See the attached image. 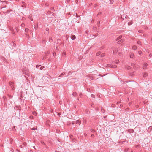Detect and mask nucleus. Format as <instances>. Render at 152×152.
<instances>
[{
  "instance_id": "1",
  "label": "nucleus",
  "mask_w": 152,
  "mask_h": 152,
  "mask_svg": "<svg viewBox=\"0 0 152 152\" xmlns=\"http://www.w3.org/2000/svg\"><path fill=\"white\" fill-rule=\"evenodd\" d=\"M75 123L76 124H77L79 125H80L81 124V121L80 120H77L75 122Z\"/></svg>"
},
{
  "instance_id": "6",
  "label": "nucleus",
  "mask_w": 152,
  "mask_h": 152,
  "mask_svg": "<svg viewBox=\"0 0 152 152\" xmlns=\"http://www.w3.org/2000/svg\"><path fill=\"white\" fill-rule=\"evenodd\" d=\"M130 56V58H133L134 57V54L133 53H131Z\"/></svg>"
},
{
  "instance_id": "45",
  "label": "nucleus",
  "mask_w": 152,
  "mask_h": 152,
  "mask_svg": "<svg viewBox=\"0 0 152 152\" xmlns=\"http://www.w3.org/2000/svg\"><path fill=\"white\" fill-rule=\"evenodd\" d=\"M45 58H45V57H43V58L42 59H43V60H44V59H45Z\"/></svg>"
},
{
  "instance_id": "2",
  "label": "nucleus",
  "mask_w": 152,
  "mask_h": 152,
  "mask_svg": "<svg viewBox=\"0 0 152 152\" xmlns=\"http://www.w3.org/2000/svg\"><path fill=\"white\" fill-rule=\"evenodd\" d=\"M124 42V40L123 39H121L120 40H118L117 42V43L118 44H120L121 43H122Z\"/></svg>"
},
{
  "instance_id": "60",
  "label": "nucleus",
  "mask_w": 152,
  "mask_h": 152,
  "mask_svg": "<svg viewBox=\"0 0 152 152\" xmlns=\"http://www.w3.org/2000/svg\"><path fill=\"white\" fill-rule=\"evenodd\" d=\"M91 106H92V107H93V105H92V104L91 105Z\"/></svg>"
},
{
  "instance_id": "50",
  "label": "nucleus",
  "mask_w": 152,
  "mask_h": 152,
  "mask_svg": "<svg viewBox=\"0 0 152 152\" xmlns=\"http://www.w3.org/2000/svg\"><path fill=\"white\" fill-rule=\"evenodd\" d=\"M45 56H46L47 55V53H45Z\"/></svg>"
},
{
  "instance_id": "22",
  "label": "nucleus",
  "mask_w": 152,
  "mask_h": 152,
  "mask_svg": "<svg viewBox=\"0 0 152 152\" xmlns=\"http://www.w3.org/2000/svg\"><path fill=\"white\" fill-rule=\"evenodd\" d=\"M91 96L93 98H94L95 97V96L94 94H91Z\"/></svg>"
},
{
  "instance_id": "28",
  "label": "nucleus",
  "mask_w": 152,
  "mask_h": 152,
  "mask_svg": "<svg viewBox=\"0 0 152 152\" xmlns=\"http://www.w3.org/2000/svg\"><path fill=\"white\" fill-rule=\"evenodd\" d=\"M147 67L146 66H143L142 67V69H146Z\"/></svg>"
},
{
  "instance_id": "27",
  "label": "nucleus",
  "mask_w": 152,
  "mask_h": 152,
  "mask_svg": "<svg viewBox=\"0 0 152 152\" xmlns=\"http://www.w3.org/2000/svg\"><path fill=\"white\" fill-rule=\"evenodd\" d=\"M148 65V64L146 63H144V66H147Z\"/></svg>"
},
{
  "instance_id": "25",
  "label": "nucleus",
  "mask_w": 152,
  "mask_h": 152,
  "mask_svg": "<svg viewBox=\"0 0 152 152\" xmlns=\"http://www.w3.org/2000/svg\"><path fill=\"white\" fill-rule=\"evenodd\" d=\"M82 94L81 93L80 94L79 96L80 97H81L82 96Z\"/></svg>"
},
{
  "instance_id": "53",
  "label": "nucleus",
  "mask_w": 152,
  "mask_h": 152,
  "mask_svg": "<svg viewBox=\"0 0 152 152\" xmlns=\"http://www.w3.org/2000/svg\"><path fill=\"white\" fill-rule=\"evenodd\" d=\"M31 21H33V19H31Z\"/></svg>"
},
{
  "instance_id": "8",
  "label": "nucleus",
  "mask_w": 152,
  "mask_h": 152,
  "mask_svg": "<svg viewBox=\"0 0 152 152\" xmlns=\"http://www.w3.org/2000/svg\"><path fill=\"white\" fill-rule=\"evenodd\" d=\"M65 72H64L62 73L58 76V77H63L65 75Z\"/></svg>"
},
{
  "instance_id": "26",
  "label": "nucleus",
  "mask_w": 152,
  "mask_h": 152,
  "mask_svg": "<svg viewBox=\"0 0 152 152\" xmlns=\"http://www.w3.org/2000/svg\"><path fill=\"white\" fill-rule=\"evenodd\" d=\"M40 66V65H37L36 66V68L39 67Z\"/></svg>"
},
{
  "instance_id": "56",
  "label": "nucleus",
  "mask_w": 152,
  "mask_h": 152,
  "mask_svg": "<svg viewBox=\"0 0 152 152\" xmlns=\"http://www.w3.org/2000/svg\"><path fill=\"white\" fill-rule=\"evenodd\" d=\"M59 41H60V39H58V41H59Z\"/></svg>"
},
{
  "instance_id": "59",
  "label": "nucleus",
  "mask_w": 152,
  "mask_h": 152,
  "mask_svg": "<svg viewBox=\"0 0 152 152\" xmlns=\"http://www.w3.org/2000/svg\"><path fill=\"white\" fill-rule=\"evenodd\" d=\"M60 103H61V102H60V101L59 102Z\"/></svg>"
},
{
  "instance_id": "40",
  "label": "nucleus",
  "mask_w": 152,
  "mask_h": 152,
  "mask_svg": "<svg viewBox=\"0 0 152 152\" xmlns=\"http://www.w3.org/2000/svg\"><path fill=\"white\" fill-rule=\"evenodd\" d=\"M119 62V61L118 60V61H117V62H116V63L118 64V63Z\"/></svg>"
},
{
  "instance_id": "3",
  "label": "nucleus",
  "mask_w": 152,
  "mask_h": 152,
  "mask_svg": "<svg viewBox=\"0 0 152 152\" xmlns=\"http://www.w3.org/2000/svg\"><path fill=\"white\" fill-rule=\"evenodd\" d=\"M148 74L147 73H144L143 75V77L144 78H146L148 76Z\"/></svg>"
},
{
  "instance_id": "13",
  "label": "nucleus",
  "mask_w": 152,
  "mask_h": 152,
  "mask_svg": "<svg viewBox=\"0 0 152 152\" xmlns=\"http://www.w3.org/2000/svg\"><path fill=\"white\" fill-rule=\"evenodd\" d=\"M131 66H133L134 67V69H136V67H134V65H135V64H134V63H131Z\"/></svg>"
},
{
  "instance_id": "46",
  "label": "nucleus",
  "mask_w": 152,
  "mask_h": 152,
  "mask_svg": "<svg viewBox=\"0 0 152 152\" xmlns=\"http://www.w3.org/2000/svg\"><path fill=\"white\" fill-rule=\"evenodd\" d=\"M127 17H128V16H126L125 17L126 18H127Z\"/></svg>"
},
{
  "instance_id": "52",
  "label": "nucleus",
  "mask_w": 152,
  "mask_h": 152,
  "mask_svg": "<svg viewBox=\"0 0 152 152\" xmlns=\"http://www.w3.org/2000/svg\"><path fill=\"white\" fill-rule=\"evenodd\" d=\"M22 7H25V6H24V5H23Z\"/></svg>"
},
{
  "instance_id": "24",
  "label": "nucleus",
  "mask_w": 152,
  "mask_h": 152,
  "mask_svg": "<svg viewBox=\"0 0 152 152\" xmlns=\"http://www.w3.org/2000/svg\"><path fill=\"white\" fill-rule=\"evenodd\" d=\"M142 53V52L141 51H140L138 52V53L139 54H141Z\"/></svg>"
},
{
  "instance_id": "20",
  "label": "nucleus",
  "mask_w": 152,
  "mask_h": 152,
  "mask_svg": "<svg viewBox=\"0 0 152 152\" xmlns=\"http://www.w3.org/2000/svg\"><path fill=\"white\" fill-rule=\"evenodd\" d=\"M132 23L131 22H129L128 23V25H130L131 24H132Z\"/></svg>"
},
{
  "instance_id": "36",
  "label": "nucleus",
  "mask_w": 152,
  "mask_h": 152,
  "mask_svg": "<svg viewBox=\"0 0 152 152\" xmlns=\"http://www.w3.org/2000/svg\"><path fill=\"white\" fill-rule=\"evenodd\" d=\"M91 136L93 137H94V135L93 134H91Z\"/></svg>"
},
{
  "instance_id": "55",
  "label": "nucleus",
  "mask_w": 152,
  "mask_h": 152,
  "mask_svg": "<svg viewBox=\"0 0 152 152\" xmlns=\"http://www.w3.org/2000/svg\"><path fill=\"white\" fill-rule=\"evenodd\" d=\"M151 41H152V38L151 39Z\"/></svg>"
},
{
  "instance_id": "21",
  "label": "nucleus",
  "mask_w": 152,
  "mask_h": 152,
  "mask_svg": "<svg viewBox=\"0 0 152 152\" xmlns=\"http://www.w3.org/2000/svg\"><path fill=\"white\" fill-rule=\"evenodd\" d=\"M100 21H98L97 22V25L99 27V25L100 24Z\"/></svg>"
},
{
  "instance_id": "47",
  "label": "nucleus",
  "mask_w": 152,
  "mask_h": 152,
  "mask_svg": "<svg viewBox=\"0 0 152 152\" xmlns=\"http://www.w3.org/2000/svg\"><path fill=\"white\" fill-rule=\"evenodd\" d=\"M49 52H48H48H47V54H49Z\"/></svg>"
},
{
  "instance_id": "16",
  "label": "nucleus",
  "mask_w": 152,
  "mask_h": 152,
  "mask_svg": "<svg viewBox=\"0 0 152 152\" xmlns=\"http://www.w3.org/2000/svg\"><path fill=\"white\" fill-rule=\"evenodd\" d=\"M137 43L138 45H141V42L140 41H138L137 42Z\"/></svg>"
},
{
  "instance_id": "11",
  "label": "nucleus",
  "mask_w": 152,
  "mask_h": 152,
  "mask_svg": "<svg viewBox=\"0 0 152 152\" xmlns=\"http://www.w3.org/2000/svg\"><path fill=\"white\" fill-rule=\"evenodd\" d=\"M29 31V29L28 28H25V31L26 32H28Z\"/></svg>"
},
{
  "instance_id": "19",
  "label": "nucleus",
  "mask_w": 152,
  "mask_h": 152,
  "mask_svg": "<svg viewBox=\"0 0 152 152\" xmlns=\"http://www.w3.org/2000/svg\"><path fill=\"white\" fill-rule=\"evenodd\" d=\"M30 129L32 130H36L37 129V128H35L34 127L33 128H31Z\"/></svg>"
},
{
  "instance_id": "18",
  "label": "nucleus",
  "mask_w": 152,
  "mask_h": 152,
  "mask_svg": "<svg viewBox=\"0 0 152 152\" xmlns=\"http://www.w3.org/2000/svg\"><path fill=\"white\" fill-rule=\"evenodd\" d=\"M104 55H105V54L104 53H103L100 56L101 57H104Z\"/></svg>"
},
{
  "instance_id": "38",
  "label": "nucleus",
  "mask_w": 152,
  "mask_h": 152,
  "mask_svg": "<svg viewBox=\"0 0 152 152\" xmlns=\"http://www.w3.org/2000/svg\"><path fill=\"white\" fill-rule=\"evenodd\" d=\"M56 49L57 50H58V47H56Z\"/></svg>"
},
{
  "instance_id": "9",
  "label": "nucleus",
  "mask_w": 152,
  "mask_h": 152,
  "mask_svg": "<svg viewBox=\"0 0 152 152\" xmlns=\"http://www.w3.org/2000/svg\"><path fill=\"white\" fill-rule=\"evenodd\" d=\"M137 46L136 45H134V46H133L132 47V49H133L134 50L137 49Z\"/></svg>"
},
{
  "instance_id": "42",
  "label": "nucleus",
  "mask_w": 152,
  "mask_h": 152,
  "mask_svg": "<svg viewBox=\"0 0 152 152\" xmlns=\"http://www.w3.org/2000/svg\"><path fill=\"white\" fill-rule=\"evenodd\" d=\"M87 134H84V135L85 136H87Z\"/></svg>"
},
{
  "instance_id": "15",
  "label": "nucleus",
  "mask_w": 152,
  "mask_h": 152,
  "mask_svg": "<svg viewBox=\"0 0 152 152\" xmlns=\"http://www.w3.org/2000/svg\"><path fill=\"white\" fill-rule=\"evenodd\" d=\"M101 53L100 52H99L96 53V55L97 56H99L100 54Z\"/></svg>"
},
{
  "instance_id": "5",
  "label": "nucleus",
  "mask_w": 152,
  "mask_h": 152,
  "mask_svg": "<svg viewBox=\"0 0 152 152\" xmlns=\"http://www.w3.org/2000/svg\"><path fill=\"white\" fill-rule=\"evenodd\" d=\"M128 132L130 133H132L134 132V131L133 129H130L128 130Z\"/></svg>"
},
{
  "instance_id": "57",
  "label": "nucleus",
  "mask_w": 152,
  "mask_h": 152,
  "mask_svg": "<svg viewBox=\"0 0 152 152\" xmlns=\"http://www.w3.org/2000/svg\"><path fill=\"white\" fill-rule=\"evenodd\" d=\"M15 126H14V128H13L14 129H15Z\"/></svg>"
},
{
  "instance_id": "7",
  "label": "nucleus",
  "mask_w": 152,
  "mask_h": 152,
  "mask_svg": "<svg viewBox=\"0 0 152 152\" xmlns=\"http://www.w3.org/2000/svg\"><path fill=\"white\" fill-rule=\"evenodd\" d=\"M122 35H120L116 39V41H118L122 37Z\"/></svg>"
},
{
  "instance_id": "17",
  "label": "nucleus",
  "mask_w": 152,
  "mask_h": 152,
  "mask_svg": "<svg viewBox=\"0 0 152 152\" xmlns=\"http://www.w3.org/2000/svg\"><path fill=\"white\" fill-rule=\"evenodd\" d=\"M118 52V50H114L113 51V54H114L115 53H116L117 52Z\"/></svg>"
},
{
  "instance_id": "51",
  "label": "nucleus",
  "mask_w": 152,
  "mask_h": 152,
  "mask_svg": "<svg viewBox=\"0 0 152 152\" xmlns=\"http://www.w3.org/2000/svg\"><path fill=\"white\" fill-rule=\"evenodd\" d=\"M53 55L54 56V52H53Z\"/></svg>"
},
{
  "instance_id": "33",
  "label": "nucleus",
  "mask_w": 152,
  "mask_h": 152,
  "mask_svg": "<svg viewBox=\"0 0 152 152\" xmlns=\"http://www.w3.org/2000/svg\"><path fill=\"white\" fill-rule=\"evenodd\" d=\"M49 40H50V41H52V38L51 37H50L49 38Z\"/></svg>"
},
{
  "instance_id": "32",
  "label": "nucleus",
  "mask_w": 152,
  "mask_h": 152,
  "mask_svg": "<svg viewBox=\"0 0 152 152\" xmlns=\"http://www.w3.org/2000/svg\"><path fill=\"white\" fill-rule=\"evenodd\" d=\"M49 29L48 28H46V30L47 31H49Z\"/></svg>"
},
{
  "instance_id": "48",
  "label": "nucleus",
  "mask_w": 152,
  "mask_h": 152,
  "mask_svg": "<svg viewBox=\"0 0 152 152\" xmlns=\"http://www.w3.org/2000/svg\"><path fill=\"white\" fill-rule=\"evenodd\" d=\"M120 103V102H117V104H118L119 103Z\"/></svg>"
},
{
  "instance_id": "43",
  "label": "nucleus",
  "mask_w": 152,
  "mask_h": 152,
  "mask_svg": "<svg viewBox=\"0 0 152 152\" xmlns=\"http://www.w3.org/2000/svg\"><path fill=\"white\" fill-rule=\"evenodd\" d=\"M76 17H79V16H78V15H77V14H76Z\"/></svg>"
},
{
  "instance_id": "37",
  "label": "nucleus",
  "mask_w": 152,
  "mask_h": 152,
  "mask_svg": "<svg viewBox=\"0 0 152 152\" xmlns=\"http://www.w3.org/2000/svg\"><path fill=\"white\" fill-rule=\"evenodd\" d=\"M129 108H127L126 109V110L127 111H128V110H129Z\"/></svg>"
},
{
  "instance_id": "34",
  "label": "nucleus",
  "mask_w": 152,
  "mask_h": 152,
  "mask_svg": "<svg viewBox=\"0 0 152 152\" xmlns=\"http://www.w3.org/2000/svg\"><path fill=\"white\" fill-rule=\"evenodd\" d=\"M10 11L8 10L7 11L6 13H10Z\"/></svg>"
},
{
  "instance_id": "49",
  "label": "nucleus",
  "mask_w": 152,
  "mask_h": 152,
  "mask_svg": "<svg viewBox=\"0 0 152 152\" xmlns=\"http://www.w3.org/2000/svg\"><path fill=\"white\" fill-rule=\"evenodd\" d=\"M30 32L31 33H32V31H30Z\"/></svg>"
},
{
  "instance_id": "31",
  "label": "nucleus",
  "mask_w": 152,
  "mask_h": 152,
  "mask_svg": "<svg viewBox=\"0 0 152 152\" xmlns=\"http://www.w3.org/2000/svg\"><path fill=\"white\" fill-rule=\"evenodd\" d=\"M152 56V54L151 53H150L149 55V57H151Z\"/></svg>"
},
{
  "instance_id": "10",
  "label": "nucleus",
  "mask_w": 152,
  "mask_h": 152,
  "mask_svg": "<svg viewBox=\"0 0 152 152\" xmlns=\"http://www.w3.org/2000/svg\"><path fill=\"white\" fill-rule=\"evenodd\" d=\"M72 95L74 96H76L77 95V93L76 92H74L72 94Z\"/></svg>"
},
{
  "instance_id": "23",
  "label": "nucleus",
  "mask_w": 152,
  "mask_h": 152,
  "mask_svg": "<svg viewBox=\"0 0 152 152\" xmlns=\"http://www.w3.org/2000/svg\"><path fill=\"white\" fill-rule=\"evenodd\" d=\"M44 68V66H41L40 67V70H42Z\"/></svg>"
},
{
  "instance_id": "4",
  "label": "nucleus",
  "mask_w": 152,
  "mask_h": 152,
  "mask_svg": "<svg viewBox=\"0 0 152 152\" xmlns=\"http://www.w3.org/2000/svg\"><path fill=\"white\" fill-rule=\"evenodd\" d=\"M71 38L72 40H74L76 38V37L75 35H72L71 36Z\"/></svg>"
},
{
  "instance_id": "39",
  "label": "nucleus",
  "mask_w": 152,
  "mask_h": 152,
  "mask_svg": "<svg viewBox=\"0 0 152 152\" xmlns=\"http://www.w3.org/2000/svg\"><path fill=\"white\" fill-rule=\"evenodd\" d=\"M75 123V122H74V121L72 122V124H74Z\"/></svg>"
},
{
  "instance_id": "14",
  "label": "nucleus",
  "mask_w": 152,
  "mask_h": 152,
  "mask_svg": "<svg viewBox=\"0 0 152 152\" xmlns=\"http://www.w3.org/2000/svg\"><path fill=\"white\" fill-rule=\"evenodd\" d=\"M126 68L127 69L129 70H131L132 69V68L130 66H127Z\"/></svg>"
},
{
  "instance_id": "54",
  "label": "nucleus",
  "mask_w": 152,
  "mask_h": 152,
  "mask_svg": "<svg viewBox=\"0 0 152 152\" xmlns=\"http://www.w3.org/2000/svg\"><path fill=\"white\" fill-rule=\"evenodd\" d=\"M93 132H95V130H93Z\"/></svg>"
},
{
  "instance_id": "30",
  "label": "nucleus",
  "mask_w": 152,
  "mask_h": 152,
  "mask_svg": "<svg viewBox=\"0 0 152 152\" xmlns=\"http://www.w3.org/2000/svg\"><path fill=\"white\" fill-rule=\"evenodd\" d=\"M51 10H52V11H54V8H53V7H51Z\"/></svg>"
},
{
  "instance_id": "29",
  "label": "nucleus",
  "mask_w": 152,
  "mask_h": 152,
  "mask_svg": "<svg viewBox=\"0 0 152 152\" xmlns=\"http://www.w3.org/2000/svg\"><path fill=\"white\" fill-rule=\"evenodd\" d=\"M128 148H126V149H125V152H127L128 151Z\"/></svg>"
},
{
  "instance_id": "41",
  "label": "nucleus",
  "mask_w": 152,
  "mask_h": 152,
  "mask_svg": "<svg viewBox=\"0 0 152 152\" xmlns=\"http://www.w3.org/2000/svg\"><path fill=\"white\" fill-rule=\"evenodd\" d=\"M101 14V12H99L98 13V15H100V14Z\"/></svg>"
},
{
  "instance_id": "44",
  "label": "nucleus",
  "mask_w": 152,
  "mask_h": 152,
  "mask_svg": "<svg viewBox=\"0 0 152 152\" xmlns=\"http://www.w3.org/2000/svg\"><path fill=\"white\" fill-rule=\"evenodd\" d=\"M117 67V66L116 65H115L114 66V67L116 68Z\"/></svg>"
},
{
  "instance_id": "61",
  "label": "nucleus",
  "mask_w": 152,
  "mask_h": 152,
  "mask_svg": "<svg viewBox=\"0 0 152 152\" xmlns=\"http://www.w3.org/2000/svg\"><path fill=\"white\" fill-rule=\"evenodd\" d=\"M68 75H67V76H68Z\"/></svg>"
},
{
  "instance_id": "58",
  "label": "nucleus",
  "mask_w": 152,
  "mask_h": 152,
  "mask_svg": "<svg viewBox=\"0 0 152 152\" xmlns=\"http://www.w3.org/2000/svg\"><path fill=\"white\" fill-rule=\"evenodd\" d=\"M60 103H61V102H60V101L59 102Z\"/></svg>"
},
{
  "instance_id": "12",
  "label": "nucleus",
  "mask_w": 152,
  "mask_h": 152,
  "mask_svg": "<svg viewBox=\"0 0 152 152\" xmlns=\"http://www.w3.org/2000/svg\"><path fill=\"white\" fill-rule=\"evenodd\" d=\"M13 83L12 82H10L9 83V85L11 87H12V86H13Z\"/></svg>"
},
{
  "instance_id": "35",
  "label": "nucleus",
  "mask_w": 152,
  "mask_h": 152,
  "mask_svg": "<svg viewBox=\"0 0 152 152\" xmlns=\"http://www.w3.org/2000/svg\"><path fill=\"white\" fill-rule=\"evenodd\" d=\"M23 144L24 145H26V142H23Z\"/></svg>"
}]
</instances>
